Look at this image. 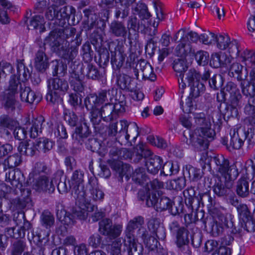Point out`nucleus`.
Returning a JSON list of instances; mask_svg holds the SVG:
<instances>
[{"instance_id": "nucleus-1", "label": "nucleus", "mask_w": 255, "mask_h": 255, "mask_svg": "<svg viewBox=\"0 0 255 255\" xmlns=\"http://www.w3.org/2000/svg\"><path fill=\"white\" fill-rule=\"evenodd\" d=\"M144 225V219L141 216L134 217L128 223L124 232L125 245L127 246L128 255L134 254L140 255V252L136 253L137 251L136 243L138 238H141L147 246L150 245V239H152L153 242H157L156 241H154V238L149 235Z\"/></svg>"}, {"instance_id": "nucleus-2", "label": "nucleus", "mask_w": 255, "mask_h": 255, "mask_svg": "<svg viewBox=\"0 0 255 255\" xmlns=\"http://www.w3.org/2000/svg\"><path fill=\"white\" fill-rule=\"evenodd\" d=\"M194 119L197 128L195 134L196 140L193 142L191 139H186V142L188 145H199L203 149L208 148V139L212 140L215 135V132L211 128V117L206 115L203 113H196L194 115Z\"/></svg>"}, {"instance_id": "nucleus-3", "label": "nucleus", "mask_w": 255, "mask_h": 255, "mask_svg": "<svg viewBox=\"0 0 255 255\" xmlns=\"http://www.w3.org/2000/svg\"><path fill=\"white\" fill-rule=\"evenodd\" d=\"M60 38L56 39L55 36H51L50 46L53 50L57 52L62 58L70 61H72L78 53V47L81 44V38L80 34H77L74 40L71 41V45L69 41L65 43H60Z\"/></svg>"}, {"instance_id": "nucleus-4", "label": "nucleus", "mask_w": 255, "mask_h": 255, "mask_svg": "<svg viewBox=\"0 0 255 255\" xmlns=\"http://www.w3.org/2000/svg\"><path fill=\"white\" fill-rule=\"evenodd\" d=\"M76 200V206L72 209V213H67L65 221L68 224H74L75 219L84 220L87 217V212H93L97 208L86 195L73 196Z\"/></svg>"}, {"instance_id": "nucleus-5", "label": "nucleus", "mask_w": 255, "mask_h": 255, "mask_svg": "<svg viewBox=\"0 0 255 255\" xmlns=\"http://www.w3.org/2000/svg\"><path fill=\"white\" fill-rule=\"evenodd\" d=\"M48 88L46 95L47 101L52 104H59L63 101L61 95L66 94L69 89V85L65 80L55 78L48 81Z\"/></svg>"}, {"instance_id": "nucleus-6", "label": "nucleus", "mask_w": 255, "mask_h": 255, "mask_svg": "<svg viewBox=\"0 0 255 255\" xmlns=\"http://www.w3.org/2000/svg\"><path fill=\"white\" fill-rule=\"evenodd\" d=\"M242 61L245 62L247 68L252 69L250 72V83L242 82L241 86L242 92L246 96L254 95L255 93V54L253 51L246 50L242 55Z\"/></svg>"}, {"instance_id": "nucleus-7", "label": "nucleus", "mask_w": 255, "mask_h": 255, "mask_svg": "<svg viewBox=\"0 0 255 255\" xmlns=\"http://www.w3.org/2000/svg\"><path fill=\"white\" fill-rule=\"evenodd\" d=\"M213 161L215 164L214 168L221 175L220 177L226 181H234L238 176L239 172L236 166L234 165L230 166L229 160L223 155H218L215 156Z\"/></svg>"}, {"instance_id": "nucleus-8", "label": "nucleus", "mask_w": 255, "mask_h": 255, "mask_svg": "<svg viewBox=\"0 0 255 255\" xmlns=\"http://www.w3.org/2000/svg\"><path fill=\"white\" fill-rule=\"evenodd\" d=\"M21 85H25L21 83L17 75H13L10 77L9 85L4 94V107L8 111H13L18 106L19 103L15 100V94L17 93L18 88L20 90Z\"/></svg>"}, {"instance_id": "nucleus-9", "label": "nucleus", "mask_w": 255, "mask_h": 255, "mask_svg": "<svg viewBox=\"0 0 255 255\" xmlns=\"http://www.w3.org/2000/svg\"><path fill=\"white\" fill-rule=\"evenodd\" d=\"M138 147L140 149V152H138L137 159H135V161L139 162L143 157H144L145 166L147 171L153 175L157 174L161 169L163 162L162 158L157 155L147 158V156L151 155V151L144 149L142 146Z\"/></svg>"}, {"instance_id": "nucleus-10", "label": "nucleus", "mask_w": 255, "mask_h": 255, "mask_svg": "<svg viewBox=\"0 0 255 255\" xmlns=\"http://www.w3.org/2000/svg\"><path fill=\"white\" fill-rule=\"evenodd\" d=\"M224 227L228 229L232 233L237 232L234 225L232 215L229 213H219L212 226L211 234L214 237L218 236L223 233Z\"/></svg>"}, {"instance_id": "nucleus-11", "label": "nucleus", "mask_w": 255, "mask_h": 255, "mask_svg": "<svg viewBox=\"0 0 255 255\" xmlns=\"http://www.w3.org/2000/svg\"><path fill=\"white\" fill-rule=\"evenodd\" d=\"M138 197L139 200L145 201L147 206H155L160 210L169 209L172 204L171 200L166 196H161L157 198L156 193H152L151 198L150 194L145 193L143 190L138 192Z\"/></svg>"}, {"instance_id": "nucleus-12", "label": "nucleus", "mask_w": 255, "mask_h": 255, "mask_svg": "<svg viewBox=\"0 0 255 255\" xmlns=\"http://www.w3.org/2000/svg\"><path fill=\"white\" fill-rule=\"evenodd\" d=\"M109 48L111 52V62L115 70H120L123 66L126 54L123 43L117 40V43L111 42L109 44Z\"/></svg>"}, {"instance_id": "nucleus-13", "label": "nucleus", "mask_w": 255, "mask_h": 255, "mask_svg": "<svg viewBox=\"0 0 255 255\" xmlns=\"http://www.w3.org/2000/svg\"><path fill=\"white\" fill-rule=\"evenodd\" d=\"M224 91L226 95H229V103L233 108V113L235 115L238 114V109L242 107V95L240 90L236 84L232 82H229L224 88Z\"/></svg>"}, {"instance_id": "nucleus-14", "label": "nucleus", "mask_w": 255, "mask_h": 255, "mask_svg": "<svg viewBox=\"0 0 255 255\" xmlns=\"http://www.w3.org/2000/svg\"><path fill=\"white\" fill-rule=\"evenodd\" d=\"M123 231V225L113 224L112 220L105 218L99 222V231L104 235L115 239L120 236Z\"/></svg>"}, {"instance_id": "nucleus-15", "label": "nucleus", "mask_w": 255, "mask_h": 255, "mask_svg": "<svg viewBox=\"0 0 255 255\" xmlns=\"http://www.w3.org/2000/svg\"><path fill=\"white\" fill-rule=\"evenodd\" d=\"M209 34L214 39H215L217 43V47L221 50L228 49L230 53L239 52L238 47L236 41H231L228 35H219L216 36L213 33H210Z\"/></svg>"}, {"instance_id": "nucleus-16", "label": "nucleus", "mask_w": 255, "mask_h": 255, "mask_svg": "<svg viewBox=\"0 0 255 255\" xmlns=\"http://www.w3.org/2000/svg\"><path fill=\"white\" fill-rule=\"evenodd\" d=\"M84 173L80 170H76L71 177V182L73 189L72 191L73 196H78L79 194L86 195L83 182Z\"/></svg>"}, {"instance_id": "nucleus-17", "label": "nucleus", "mask_w": 255, "mask_h": 255, "mask_svg": "<svg viewBox=\"0 0 255 255\" xmlns=\"http://www.w3.org/2000/svg\"><path fill=\"white\" fill-rule=\"evenodd\" d=\"M19 123L18 122L7 115H2L0 116V132L5 137L9 138L11 136L9 130H13Z\"/></svg>"}, {"instance_id": "nucleus-18", "label": "nucleus", "mask_w": 255, "mask_h": 255, "mask_svg": "<svg viewBox=\"0 0 255 255\" xmlns=\"http://www.w3.org/2000/svg\"><path fill=\"white\" fill-rule=\"evenodd\" d=\"M87 188L90 193L89 198L91 200L96 202H101L103 200L105 194L99 188L98 179L95 177H91L89 179Z\"/></svg>"}, {"instance_id": "nucleus-19", "label": "nucleus", "mask_w": 255, "mask_h": 255, "mask_svg": "<svg viewBox=\"0 0 255 255\" xmlns=\"http://www.w3.org/2000/svg\"><path fill=\"white\" fill-rule=\"evenodd\" d=\"M218 243L214 240L208 241L206 242L205 251L211 255H231L232 250L231 248L222 246L218 248Z\"/></svg>"}, {"instance_id": "nucleus-20", "label": "nucleus", "mask_w": 255, "mask_h": 255, "mask_svg": "<svg viewBox=\"0 0 255 255\" xmlns=\"http://www.w3.org/2000/svg\"><path fill=\"white\" fill-rule=\"evenodd\" d=\"M188 67L186 62L182 59H177L174 61L173 64V68L177 73V76L180 79L178 80L180 92L182 94L184 92V89L186 87L185 83L184 82L183 73L186 71Z\"/></svg>"}, {"instance_id": "nucleus-21", "label": "nucleus", "mask_w": 255, "mask_h": 255, "mask_svg": "<svg viewBox=\"0 0 255 255\" xmlns=\"http://www.w3.org/2000/svg\"><path fill=\"white\" fill-rule=\"evenodd\" d=\"M76 33V29L74 27L66 28L61 31L59 30L58 33L57 32L52 31L50 33L49 36L46 39L47 42L49 43L50 45V39L51 36H55V39H57L60 38V43H65L66 41H68L69 44L70 42L71 43V41L74 40L73 39ZM75 38V37L74 38Z\"/></svg>"}, {"instance_id": "nucleus-22", "label": "nucleus", "mask_w": 255, "mask_h": 255, "mask_svg": "<svg viewBox=\"0 0 255 255\" xmlns=\"http://www.w3.org/2000/svg\"><path fill=\"white\" fill-rule=\"evenodd\" d=\"M33 188L35 190L51 193L55 190V185L50 182L47 177L42 176L36 179L33 184Z\"/></svg>"}, {"instance_id": "nucleus-23", "label": "nucleus", "mask_w": 255, "mask_h": 255, "mask_svg": "<svg viewBox=\"0 0 255 255\" xmlns=\"http://www.w3.org/2000/svg\"><path fill=\"white\" fill-rule=\"evenodd\" d=\"M233 181H226L222 177H218L214 186V192L219 197L225 196L232 186Z\"/></svg>"}, {"instance_id": "nucleus-24", "label": "nucleus", "mask_w": 255, "mask_h": 255, "mask_svg": "<svg viewBox=\"0 0 255 255\" xmlns=\"http://www.w3.org/2000/svg\"><path fill=\"white\" fill-rule=\"evenodd\" d=\"M185 79L188 83V85L191 84L199 82L201 79L203 81H206L210 76L209 71L204 72L202 76L200 73L195 69H190L186 73Z\"/></svg>"}, {"instance_id": "nucleus-25", "label": "nucleus", "mask_w": 255, "mask_h": 255, "mask_svg": "<svg viewBox=\"0 0 255 255\" xmlns=\"http://www.w3.org/2000/svg\"><path fill=\"white\" fill-rule=\"evenodd\" d=\"M21 177L22 175L19 170L15 169L9 170L5 173V178L7 182L10 183L13 188L20 189L22 187Z\"/></svg>"}, {"instance_id": "nucleus-26", "label": "nucleus", "mask_w": 255, "mask_h": 255, "mask_svg": "<svg viewBox=\"0 0 255 255\" xmlns=\"http://www.w3.org/2000/svg\"><path fill=\"white\" fill-rule=\"evenodd\" d=\"M109 32L116 37L125 38L127 35L128 28L124 23L114 20L110 24Z\"/></svg>"}, {"instance_id": "nucleus-27", "label": "nucleus", "mask_w": 255, "mask_h": 255, "mask_svg": "<svg viewBox=\"0 0 255 255\" xmlns=\"http://www.w3.org/2000/svg\"><path fill=\"white\" fill-rule=\"evenodd\" d=\"M48 235L45 233V231H43L40 229H37L35 231L31 232L30 235L28 234V238L29 240L33 242L37 247L41 250L42 246V242L45 240L47 241Z\"/></svg>"}, {"instance_id": "nucleus-28", "label": "nucleus", "mask_w": 255, "mask_h": 255, "mask_svg": "<svg viewBox=\"0 0 255 255\" xmlns=\"http://www.w3.org/2000/svg\"><path fill=\"white\" fill-rule=\"evenodd\" d=\"M34 66L39 71H44L48 66V58L42 49L39 50L35 54Z\"/></svg>"}, {"instance_id": "nucleus-29", "label": "nucleus", "mask_w": 255, "mask_h": 255, "mask_svg": "<svg viewBox=\"0 0 255 255\" xmlns=\"http://www.w3.org/2000/svg\"><path fill=\"white\" fill-rule=\"evenodd\" d=\"M20 96L22 101L29 104L33 103L35 101L38 103L39 101V99L36 97L35 93L25 85H23V86L21 85L20 86Z\"/></svg>"}, {"instance_id": "nucleus-30", "label": "nucleus", "mask_w": 255, "mask_h": 255, "mask_svg": "<svg viewBox=\"0 0 255 255\" xmlns=\"http://www.w3.org/2000/svg\"><path fill=\"white\" fill-rule=\"evenodd\" d=\"M241 133L242 137L240 136L238 131H236L235 128L231 130L230 144L233 149H239L243 145L246 135L245 132H242Z\"/></svg>"}, {"instance_id": "nucleus-31", "label": "nucleus", "mask_w": 255, "mask_h": 255, "mask_svg": "<svg viewBox=\"0 0 255 255\" xmlns=\"http://www.w3.org/2000/svg\"><path fill=\"white\" fill-rule=\"evenodd\" d=\"M118 124L119 134L118 137L123 141L125 140L126 142L129 141L130 136L131 129L129 130V133L128 132V128L130 127V123L126 120H121L119 123H116Z\"/></svg>"}, {"instance_id": "nucleus-32", "label": "nucleus", "mask_w": 255, "mask_h": 255, "mask_svg": "<svg viewBox=\"0 0 255 255\" xmlns=\"http://www.w3.org/2000/svg\"><path fill=\"white\" fill-rule=\"evenodd\" d=\"M176 244L177 247L181 250H185L188 249L187 244L189 242L188 239V231L184 227L182 228L176 234Z\"/></svg>"}, {"instance_id": "nucleus-33", "label": "nucleus", "mask_w": 255, "mask_h": 255, "mask_svg": "<svg viewBox=\"0 0 255 255\" xmlns=\"http://www.w3.org/2000/svg\"><path fill=\"white\" fill-rule=\"evenodd\" d=\"M176 244L177 247L181 250H185L188 249L187 244L189 242L188 239V231L184 227L182 228L176 234Z\"/></svg>"}, {"instance_id": "nucleus-34", "label": "nucleus", "mask_w": 255, "mask_h": 255, "mask_svg": "<svg viewBox=\"0 0 255 255\" xmlns=\"http://www.w3.org/2000/svg\"><path fill=\"white\" fill-rule=\"evenodd\" d=\"M243 66L239 63H233L229 69V75L237 78L238 81L243 82L247 78V72H245L243 75Z\"/></svg>"}, {"instance_id": "nucleus-35", "label": "nucleus", "mask_w": 255, "mask_h": 255, "mask_svg": "<svg viewBox=\"0 0 255 255\" xmlns=\"http://www.w3.org/2000/svg\"><path fill=\"white\" fill-rule=\"evenodd\" d=\"M131 77L127 74L120 73L117 76L118 86L122 90L132 92L133 88L131 87Z\"/></svg>"}, {"instance_id": "nucleus-36", "label": "nucleus", "mask_w": 255, "mask_h": 255, "mask_svg": "<svg viewBox=\"0 0 255 255\" xmlns=\"http://www.w3.org/2000/svg\"><path fill=\"white\" fill-rule=\"evenodd\" d=\"M84 16L87 18L86 23L84 28L89 30L93 28L96 24L98 16L95 13L93 7H90L83 10Z\"/></svg>"}, {"instance_id": "nucleus-37", "label": "nucleus", "mask_w": 255, "mask_h": 255, "mask_svg": "<svg viewBox=\"0 0 255 255\" xmlns=\"http://www.w3.org/2000/svg\"><path fill=\"white\" fill-rule=\"evenodd\" d=\"M17 149L21 154L32 156L35 154L37 150V147L36 145V142L35 143L21 142Z\"/></svg>"}, {"instance_id": "nucleus-38", "label": "nucleus", "mask_w": 255, "mask_h": 255, "mask_svg": "<svg viewBox=\"0 0 255 255\" xmlns=\"http://www.w3.org/2000/svg\"><path fill=\"white\" fill-rule=\"evenodd\" d=\"M89 134V127L86 123H84L76 128L74 133L72 134V138L82 144L81 142Z\"/></svg>"}, {"instance_id": "nucleus-39", "label": "nucleus", "mask_w": 255, "mask_h": 255, "mask_svg": "<svg viewBox=\"0 0 255 255\" xmlns=\"http://www.w3.org/2000/svg\"><path fill=\"white\" fill-rule=\"evenodd\" d=\"M45 20L42 15H36L32 16L29 21L28 27L29 29H38L40 32L45 30Z\"/></svg>"}, {"instance_id": "nucleus-40", "label": "nucleus", "mask_w": 255, "mask_h": 255, "mask_svg": "<svg viewBox=\"0 0 255 255\" xmlns=\"http://www.w3.org/2000/svg\"><path fill=\"white\" fill-rule=\"evenodd\" d=\"M113 108V105L108 103L106 104L100 109L101 116L104 121L107 122H110L117 118Z\"/></svg>"}, {"instance_id": "nucleus-41", "label": "nucleus", "mask_w": 255, "mask_h": 255, "mask_svg": "<svg viewBox=\"0 0 255 255\" xmlns=\"http://www.w3.org/2000/svg\"><path fill=\"white\" fill-rule=\"evenodd\" d=\"M54 145V141L47 138H41L36 141L37 150L43 153H46L51 150Z\"/></svg>"}, {"instance_id": "nucleus-42", "label": "nucleus", "mask_w": 255, "mask_h": 255, "mask_svg": "<svg viewBox=\"0 0 255 255\" xmlns=\"http://www.w3.org/2000/svg\"><path fill=\"white\" fill-rule=\"evenodd\" d=\"M140 70L142 73L143 78L154 81L156 79L155 74L153 73V69L151 66L145 61H142L139 63Z\"/></svg>"}, {"instance_id": "nucleus-43", "label": "nucleus", "mask_w": 255, "mask_h": 255, "mask_svg": "<svg viewBox=\"0 0 255 255\" xmlns=\"http://www.w3.org/2000/svg\"><path fill=\"white\" fill-rule=\"evenodd\" d=\"M175 52L177 56L185 57L189 53H193L194 50L189 42L182 38L181 43L176 47Z\"/></svg>"}, {"instance_id": "nucleus-44", "label": "nucleus", "mask_w": 255, "mask_h": 255, "mask_svg": "<svg viewBox=\"0 0 255 255\" xmlns=\"http://www.w3.org/2000/svg\"><path fill=\"white\" fill-rule=\"evenodd\" d=\"M44 120L42 117H39L32 121V126L29 130V135L31 138H35L38 133L42 132V125Z\"/></svg>"}, {"instance_id": "nucleus-45", "label": "nucleus", "mask_w": 255, "mask_h": 255, "mask_svg": "<svg viewBox=\"0 0 255 255\" xmlns=\"http://www.w3.org/2000/svg\"><path fill=\"white\" fill-rule=\"evenodd\" d=\"M70 86L74 92L80 93L84 90V86L80 76L75 71L71 74L69 77Z\"/></svg>"}, {"instance_id": "nucleus-46", "label": "nucleus", "mask_w": 255, "mask_h": 255, "mask_svg": "<svg viewBox=\"0 0 255 255\" xmlns=\"http://www.w3.org/2000/svg\"><path fill=\"white\" fill-rule=\"evenodd\" d=\"M132 180L136 184L142 185L149 180L148 176L146 175L145 170L142 168L136 169L133 172Z\"/></svg>"}, {"instance_id": "nucleus-47", "label": "nucleus", "mask_w": 255, "mask_h": 255, "mask_svg": "<svg viewBox=\"0 0 255 255\" xmlns=\"http://www.w3.org/2000/svg\"><path fill=\"white\" fill-rule=\"evenodd\" d=\"M197 201L203 206L206 205L210 211L213 209L215 203L214 197H212L208 192L201 194L200 197L197 199Z\"/></svg>"}, {"instance_id": "nucleus-48", "label": "nucleus", "mask_w": 255, "mask_h": 255, "mask_svg": "<svg viewBox=\"0 0 255 255\" xmlns=\"http://www.w3.org/2000/svg\"><path fill=\"white\" fill-rule=\"evenodd\" d=\"M179 171V166L177 163L171 161L165 162L161 170V174L164 176H170L176 174Z\"/></svg>"}, {"instance_id": "nucleus-49", "label": "nucleus", "mask_w": 255, "mask_h": 255, "mask_svg": "<svg viewBox=\"0 0 255 255\" xmlns=\"http://www.w3.org/2000/svg\"><path fill=\"white\" fill-rule=\"evenodd\" d=\"M236 192L242 197H247L249 194V182L245 178H241L237 182Z\"/></svg>"}, {"instance_id": "nucleus-50", "label": "nucleus", "mask_w": 255, "mask_h": 255, "mask_svg": "<svg viewBox=\"0 0 255 255\" xmlns=\"http://www.w3.org/2000/svg\"><path fill=\"white\" fill-rule=\"evenodd\" d=\"M11 252L12 255H25L28 253L26 243L20 240L15 241L11 246Z\"/></svg>"}, {"instance_id": "nucleus-51", "label": "nucleus", "mask_w": 255, "mask_h": 255, "mask_svg": "<svg viewBox=\"0 0 255 255\" xmlns=\"http://www.w3.org/2000/svg\"><path fill=\"white\" fill-rule=\"evenodd\" d=\"M190 87V96L196 98L203 94L205 90L204 84L201 82L194 83L188 85Z\"/></svg>"}, {"instance_id": "nucleus-52", "label": "nucleus", "mask_w": 255, "mask_h": 255, "mask_svg": "<svg viewBox=\"0 0 255 255\" xmlns=\"http://www.w3.org/2000/svg\"><path fill=\"white\" fill-rule=\"evenodd\" d=\"M146 189L147 191H144L145 193L150 194L151 197L152 193H155L154 192H157L158 190L163 188L164 184L162 182L159 181L157 179H155L149 183H146Z\"/></svg>"}, {"instance_id": "nucleus-53", "label": "nucleus", "mask_w": 255, "mask_h": 255, "mask_svg": "<svg viewBox=\"0 0 255 255\" xmlns=\"http://www.w3.org/2000/svg\"><path fill=\"white\" fill-rule=\"evenodd\" d=\"M21 162V156L17 154H15L8 156L6 160H4L3 166L4 168L7 166L10 169H13L19 165Z\"/></svg>"}, {"instance_id": "nucleus-54", "label": "nucleus", "mask_w": 255, "mask_h": 255, "mask_svg": "<svg viewBox=\"0 0 255 255\" xmlns=\"http://www.w3.org/2000/svg\"><path fill=\"white\" fill-rule=\"evenodd\" d=\"M75 9L71 6H66L59 9L57 11V19H69L70 15L74 13Z\"/></svg>"}, {"instance_id": "nucleus-55", "label": "nucleus", "mask_w": 255, "mask_h": 255, "mask_svg": "<svg viewBox=\"0 0 255 255\" xmlns=\"http://www.w3.org/2000/svg\"><path fill=\"white\" fill-rule=\"evenodd\" d=\"M41 224L47 229L50 228L54 223V217L52 214L44 211L40 216Z\"/></svg>"}, {"instance_id": "nucleus-56", "label": "nucleus", "mask_w": 255, "mask_h": 255, "mask_svg": "<svg viewBox=\"0 0 255 255\" xmlns=\"http://www.w3.org/2000/svg\"><path fill=\"white\" fill-rule=\"evenodd\" d=\"M97 98V95L95 94H90L86 97L84 100V104L88 110L98 108L99 104Z\"/></svg>"}, {"instance_id": "nucleus-57", "label": "nucleus", "mask_w": 255, "mask_h": 255, "mask_svg": "<svg viewBox=\"0 0 255 255\" xmlns=\"http://www.w3.org/2000/svg\"><path fill=\"white\" fill-rule=\"evenodd\" d=\"M130 129H131L130 136L132 137L134 140L138 135L146 134L149 131L147 128L145 129L143 127L139 128L134 122L130 123Z\"/></svg>"}, {"instance_id": "nucleus-58", "label": "nucleus", "mask_w": 255, "mask_h": 255, "mask_svg": "<svg viewBox=\"0 0 255 255\" xmlns=\"http://www.w3.org/2000/svg\"><path fill=\"white\" fill-rule=\"evenodd\" d=\"M183 195L185 197V202L187 206L193 208V204L195 200H197L198 198L195 196V192L193 188H188L183 192Z\"/></svg>"}, {"instance_id": "nucleus-59", "label": "nucleus", "mask_w": 255, "mask_h": 255, "mask_svg": "<svg viewBox=\"0 0 255 255\" xmlns=\"http://www.w3.org/2000/svg\"><path fill=\"white\" fill-rule=\"evenodd\" d=\"M134 10L142 19H147L151 16L147 7L145 4H137Z\"/></svg>"}, {"instance_id": "nucleus-60", "label": "nucleus", "mask_w": 255, "mask_h": 255, "mask_svg": "<svg viewBox=\"0 0 255 255\" xmlns=\"http://www.w3.org/2000/svg\"><path fill=\"white\" fill-rule=\"evenodd\" d=\"M121 239L119 238L114 241L112 245L108 246L107 249L110 251L108 253L111 254V255H119L121 254Z\"/></svg>"}, {"instance_id": "nucleus-61", "label": "nucleus", "mask_w": 255, "mask_h": 255, "mask_svg": "<svg viewBox=\"0 0 255 255\" xmlns=\"http://www.w3.org/2000/svg\"><path fill=\"white\" fill-rule=\"evenodd\" d=\"M81 95L79 93L77 92H70L68 94V102L72 107H76L81 104L82 100L81 98Z\"/></svg>"}, {"instance_id": "nucleus-62", "label": "nucleus", "mask_w": 255, "mask_h": 255, "mask_svg": "<svg viewBox=\"0 0 255 255\" xmlns=\"http://www.w3.org/2000/svg\"><path fill=\"white\" fill-rule=\"evenodd\" d=\"M209 54L207 52L199 51L195 54V59L200 65H205L208 62Z\"/></svg>"}, {"instance_id": "nucleus-63", "label": "nucleus", "mask_w": 255, "mask_h": 255, "mask_svg": "<svg viewBox=\"0 0 255 255\" xmlns=\"http://www.w3.org/2000/svg\"><path fill=\"white\" fill-rule=\"evenodd\" d=\"M248 103L245 106V111L249 115L255 114V96H249Z\"/></svg>"}, {"instance_id": "nucleus-64", "label": "nucleus", "mask_w": 255, "mask_h": 255, "mask_svg": "<svg viewBox=\"0 0 255 255\" xmlns=\"http://www.w3.org/2000/svg\"><path fill=\"white\" fill-rule=\"evenodd\" d=\"M242 220L244 222V228L248 232H254L255 231V223L250 215Z\"/></svg>"}]
</instances>
